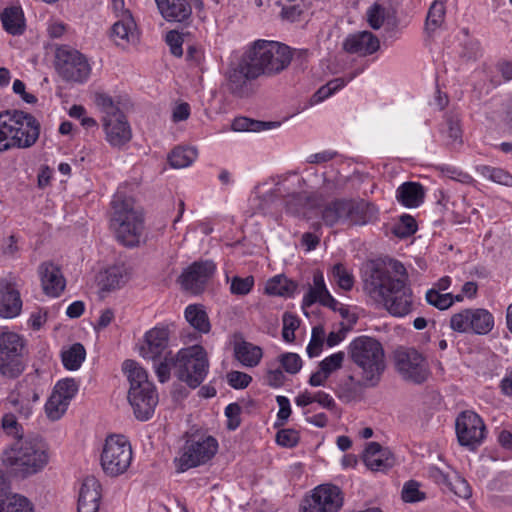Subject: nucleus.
<instances>
[{"instance_id": "6e6552de", "label": "nucleus", "mask_w": 512, "mask_h": 512, "mask_svg": "<svg viewBox=\"0 0 512 512\" xmlns=\"http://www.w3.org/2000/svg\"><path fill=\"white\" fill-rule=\"evenodd\" d=\"M133 459L132 446L128 438L121 434H111L105 439L101 453V467L110 477L124 474Z\"/></svg>"}, {"instance_id": "b1692460", "label": "nucleus", "mask_w": 512, "mask_h": 512, "mask_svg": "<svg viewBox=\"0 0 512 512\" xmlns=\"http://www.w3.org/2000/svg\"><path fill=\"white\" fill-rule=\"evenodd\" d=\"M106 141L112 147H122L132 139V129L126 115L102 122Z\"/></svg>"}, {"instance_id": "20e7f679", "label": "nucleus", "mask_w": 512, "mask_h": 512, "mask_svg": "<svg viewBox=\"0 0 512 512\" xmlns=\"http://www.w3.org/2000/svg\"><path fill=\"white\" fill-rule=\"evenodd\" d=\"M39 133L40 125L31 114L18 110L0 113V152L31 147Z\"/></svg>"}, {"instance_id": "052dcab7", "label": "nucleus", "mask_w": 512, "mask_h": 512, "mask_svg": "<svg viewBox=\"0 0 512 512\" xmlns=\"http://www.w3.org/2000/svg\"><path fill=\"white\" fill-rule=\"evenodd\" d=\"M299 324L300 321L295 315L291 313H285L283 315L282 337L286 342L294 341L295 331L298 329Z\"/></svg>"}, {"instance_id": "3c124183", "label": "nucleus", "mask_w": 512, "mask_h": 512, "mask_svg": "<svg viewBox=\"0 0 512 512\" xmlns=\"http://www.w3.org/2000/svg\"><path fill=\"white\" fill-rule=\"evenodd\" d=\"M345 85L346 81L343 78H336L329 81L326 85L319 88L318 91L313 95L312 102L319 103L325 100Z\"/></svg>"}, {"instance_id": "a878e982", "label": "nucleus", "mask_w": 512, "mask_h": 512, "mask_svg": "<svg viewBox=\"0 0 512 512\" xmlns=\"http://www.w3.org/2000/svg\"><path fill=\"white\" fill-rule=\"evenodd\" d=\"M363 461L371 471H386L395 465L393 453L377 442L367 444Z\"/></svg>"}, {"instance_id": "680f3d73", "label": "nucleus", "mask_w": 512, "mask_h": 512, "mask_svg": "<svg viewBox=\"0 0 512 512\" xmlns=\"http://www.w3.org/2000/svg\"><path fill=\"white\" fill-rule=\"evenodd\" d=\"M300 440L299 431L295 429H282L276 434V442L278 445L286 448L295 447Z\"/></svg>"}, {"instance_id": "1a4fd4ad", "label": "nucleus", "mask_w": 512, "mask_h": 512, "mask_svg": "<svg viewBox=\"0 0 512 512\" xmlns=\"http://www.w3.org/2000/svg\"><path fill=\"white\" fill-rule=\"evenodd\" d=\"M218 451V441L206 432L187 434L183 453L179 458L181 471L206 464Z\"/></svg>"}, {"instance_id": "ea45409f", "label": "nucleus", "mask_w": 512, "mask_h": 512, "mask_svg": "<svg viewBox=\"0 0 512 512\" xmlns=\"http://www.w3.org/2000/svg\"><path fill=\"white\" fill-rule=\"evenodd\" d=\"M346 200H335L322 210V220L327 226H334L338 223L346 224Z\"/></svg>"}, {"instance_id": "412c9836", "label": "nucleus", "mask_w": 512, "mask_h": 512, "mask_svg": "<svg viewBox=\"0 0 512 512\" xmlns=\"http://www.w3.org/2000/svg\"><path fill=\"white\" fill-rule=\"evenodd\" d=\"M21 310L22 300L16 283L8 278H0V317L14 318Z\"/></svg>"}, {"instance_id": "a19ab883", "label": "nucleus", "mask_w": 512, "mask_h": 512, "mask_svg": "<svg viewBox=\"0 0 512 512\" xmlns=\"http://www.w3.org/2000/svg\"><path fill=\"white\" fill-rule=\"evenodd\" d=\"M122 369L130 382V389H141L144 388V384H152L148 380L147 372L134 360L124 361Z\"/></svg>"}, {"instance_id": "6e6d98bb", "label": "nucleus", "mask_w": 512, "mask_h": 512, "mask_svg": "<svg viewBox=\"0 0 512 512\" xmlns=\"http://www.w3.org/2000/svg\"><path fill=\"white\" fill-rule=\"evenodd\" d=\"M482 174L487 176L495 183L505 186H512V175L501 168L485 166L482 169Z\"/></svg>"}, {"instance_id": "e2e57ef3", "label": "nucleus", "mask_w": 512, "mask_h": 512, "mask_svg": "<svg viewBox=\"0 0 512 512\" xmlns=\"http://www.w3.org/2000/svg\"><path fill=\"white\" fill-rule=\"evenodd\" d=\"M2 428L8 435L22 439V427L12 413H7L3 416Z\"/></svg>"}, {"instance_id": "9b49d317", "label": "nucleus", "mask_w": 512, "mask_h": 512, "mask_svg": "<svg viewBox=\"0 0 512 512\" xmlns=\"http://www.w3.org/2000/svg\"><path fill=\"white\" fill-rule=\"evenodd\" d=\"M343 493L332 484H321L306 494L299 512H338L343 506Z\"/></svg>"}, {"instance_id": "39448f33", "label": "nucleus", "mask_w": 512, "mask_h": 512, "mask_svg": "<svg viewBox=\"0 0 512 512\" xmlns=\"http://www.w3.org/2000/svg\"><path fill=\"white\" fill-rule=\"evenodd\" d=\"M348 354L361 370V384L375 386L385 370V353L379 341L372 337L360 336L349 345Z\"/></svg>"}, {"instance_id": "dca6fc26", "label": "nucleus", "mask_w": 512, "mask_h": 512, "mask_svg": "<svg viewBox=\"0 0 512 512\" xmlns=\"http://www.w3.org/2000/svg\"><path fill=\"white\" fill-rule=\"evenodd\" d=\"M42 393L40 388V376L38 370L27 374L19 382L14 391L8 397L10 404L22 415L27 417L31 413V405L39 400Z\"/></svg>"}, {"instance_id": "f704fd0d", "label": "nucleus", "mask_w": 512, "mask_h": 512, "mask_svg": "<svg viewBox=\"0 0 512 512\" xmlns=\"http://www.w3.org/2000/svg\"><path fill=\"white\" fill-rule=\"evenodd\" d=\"M397 199L406 207H417L424 199V190L421 184L416 182L403 183L397 189Z\"/></svg>"}, {"instance_id": "58836bf2", "label": "nucleus", "mask_w": 512, "mask_h": 512, "mask_svg": "<svg viewBox=\"0 0 512 512\" xmlns=\"http://www.w3.org/2000/svg\"><path fill=\"white\" fill-rule=\"evenodd\" d=\"M297 285L283 275H277L268 280L265 286V293L273 296L290 297L296 290Z\"/></svg>"}, {"instance_id": "864d4df0", "label": "nucleus", "mask_w": 512, "mask_h": 512, "mask_svg": "<svg viewBox=\"0 0 512 512\" xmlns=\"http://www.w3.org/2000/svg\"><path fill=\"white\" fill-rule=\"evenodd\" d=\"M254 277H239L235 276L231 279L230 292L233 295H247L254 287Z\"/></svg>"}, {"instance_id": "0eeeda50", "label": "nucleus", "mask_w": 512, "mask_h": 512, "mask_svg": "<svg viewBox=\"0 0 512 512\" xmlns=\"http://www.w3.org/2000/svg\"><path fill=\"white\" fill-rule=\"evenodd\" d=\"M209 360L200 345L183 348L175 355L174 369L177 378L190 388H197L206 378Z\"/></svg>"}, {"instance_id": "13d9d810", "label": "nucleus", "mask_w": 512, "mask_h": 512, "mask_svg": "<svg viewBox=\"0 0 512 512\" xmlns=\"http://www.w3.org/2000/svg\"><path fill=\"white\" fill-rule=\"evenodd\" d=\"M281 367L289 374H296L302 367V360L298 354L284 353L278 357Z\"/></svg>"}, {"instance_id": "0e129e2a", "label": "nucleus", "mask_w": 512, "mask_h": 512, "mask_svg": "<svg viewBox=\"0 0 512 512\" xmlns=\"http://www.w3.org/2000/svg\"><path fill=\"white\" fill-rule=\"evenodd\" d=\"M344 357V352L334 353L322 360L319 367L330 376L332 372L341 368Z\"/></svg>"}, {"instance_id": "2f4dec72", "label": "nucleus", "mask_w": 512, "mask_h": 512, "mask_svg": "<svg viewBox=\"0 0 512 512\" xmlns=\"http://www.w3.org/2000/svg\"><path fill=\"white\" fill-rule=\"evenodd\" d=\"M93 102L101 113V122L116 117H122L124 112L120 108V101L103 91H96L93 94Z\"/></svg>"}, {"instance_id": "aec40b11", "label": "nucleus", "mask_w": 512, "mask_h": 512, "mask_svg": "<svg viewBox=\"0 0 512 512\" xmlns=\"http://www.w3.org/2000/svg\"><path fill=\"white\" fill-rule=\"evenodd\" d=\"M38 274L43 292L49 297H59L66 287V281L59 266L46 261L39 265Z\"/></svg>"}, {"instance_id": "4be33fe9", "label": "nucleus", "mask_w": 512, "mask_h": 512, "mask_svg": "<svg viewBox=\"0 0 512 512\" xmlns=\"http://www.w3.org/2000/svg\"><path fill=\"white\" fill-rule=\"evenodd\" d=\"M169 331L166 328H153L145 334L140 354L145 359L160 360L168 348Z\"/></svg>"}, {"instance_id": "423d86ee", "label": "nucleus", "mask_w": 512, "mask_h": 512, "mask_svg": "<svg viewBox=\"0 0 512 512\" xmlns=\"http://www.w3.org/2000/svg\"><path fill=\"white\" fill-rule=\"evenodd\" d=\"M244 53L259 76L281 73L293 58V51L286 44L263 39L254 41Z\"/></svg>"}, {"instance_id": "e433bc0d", "label": "nucleus", "mask_w": 512, "mask_h": 512, "mask_svg": "<svg viewBox=\"0 0 512 512\" xmlns=\"http://www.w3.org/2000/svg\"><path fill=\"white\" fill-rule=\"evenodd\" d=\"M185 318L194 329L201 333H208L211 329L208 314L200 304L188 305L185 309Z\"/></svg>"}, {"instance_id": "7c9ffc66", "label": "nucleus", "mask_w": 512, "mask_h": 512, "mask_svg": "<svg viewBox=\"0 0 512 512\" xmlns=\"http://www.w3.org/2000/svg\"><path fill=\"white\" fill-rule=\"evenodd\" d=\"M111 37L119 46H125L136 40V23L131 14H125L124 18L118 19L114 23L111 29Z\"/></svg>"}, {"instance_id": "c03bdc74", "label": "nucleus", "mask_w": 512, "mask_h": 512, "mask_svg": "<svg viewBox=\"0 0 512 512\" xmlns=\"http://www.w3.org/2000/svg\"><path fill=\"white\" fill-rule=\"evenodd\" d=\"M332 279L339 288L349 291L354 286V276L341 263L335 264L332 268Z\"/></svg>"}, {"instance_id": "bf43d9fd", "label": "nucleus", "mask_w": 512, "mask_h": 512, "mask_svg": "<svg viewBox=\"0 0 512 512\" xmlns=\"http://www.w3.org/2000/svg\"><path fill=\"white\" fill-rule=\"evenodd\" d=\"M78 390L77 383L74 379H63L55 385L53 393H56L70 403Z\"/></svg>"}, {"instance_id": "a211bd4d", "label": "nucleus", "mask_w": 512, "mask_h": 512, "mask_svg": "<svg viewBox=\"0 0 512 512\" xmlns=\"http://www.w3.org/2000/svg\"><path fill=\"white\" fill-rule=\"evenodd\" d=\"M216 271L212 261H197L183 271L179 283L183 290L198 295L202 293Z\"/></svg>"}, {"instance_id": "2eb2a0df", "label": "nucleus", "mask_w": 512, "mask_h": 512, "mask_svg": "<svg viewBox=\"0 0 512 512\" xmlns=\"http://www.w3.org/2000/svg\"><path fill=\"white\" fill-rule=\"evenodd\" d=\"M395 366L399 373L415 383L424 382L429 374L426 358L414 348H400L395 352Z\"/></svg>"}, {"instance_id": "c9c22d12", "label": "nucleus", "mask_w": 512, "mask_h": 512, "mask_svg": "<svg viewBox=\"0 0 512 512\" xmlns=\"http://www.w3.org/2000/svg\"><path fill=\"white\" fill-rule=\"evenodd\" d=\"M160 13L168 21L182 22L190 17L192 8L187 0H170Z\"/></svg>"}, {"instance_id": "5701e85b", "label": "nucleus", "mask_w": 512, "mask_h": 512, "mask_svg": "<svg viewBox=\"0 0 512 512\" xmlns=\"http://www.w3.org/2000/svg\"><path fill=\"white\" fill-rule=\"evenodd\" d=\"M344 209H346V224L348 226L371 224L378 219L377 207L364 200H346Z\"/></svg>"}, {"instance_id": "a18cd8bd", "label": "nucleus", "mask_w": 512, "mask_h": 512, "mask_svg": "<svg viewBox=\"0 0 512 512\" xmlns=\"http://www.w3.org/2000/svg\"><path fill=\"white\" fill-rule=\"evenodd\" d=\"M68 405L69 402L64 400L62 396L52 392L45 405L47 416L52 420L59 419L67 410Z\"/></svg>"}, {"instance_id": "8fccbe9b", "label": "nucleus", "mask_w": 512, "mask_h": 512, "mask_svg": "<svg viewBox=\"0 0 512 512\" xmlns=\"http://www.w3.org/2000/svg\"><path fill=\"white\" fill-rule=\"evenodd\" d=\"M276 4L282 8V18L292 22L298 20L303 12L298 0H276Z\"/></svg>"}, {"instance_id": "f257e3e1", "label": "nucleus", "mask_w": 512, "mask_h": 512, "mask_svg": "<svg viewBox=\"0 0 512 512\" xmlns=\"http://www.w3.org/2000/svg\"><path fill=\"white\" fill-rule=\"evenodd\" d=\"M364 288L393 316H406L413 309L412 291L406 285V269L399 262L393 264V272L384 267L372 268L364 281Z\"/></svg>"}, {"instance_id": "37998d69", "label": "nucleus", "mask_w": 512, "mask_h": 512, "mask_svg": "<svg viewBox=\"0 0 512 512\" xmlns=\"http://www.w3.org/2000/svg\"><path fill=\"white\" fill-rule=\"evenodd\" d=\"M197 157V151L190 147H176L168 156V161L173 168H184L193 163Z\"/></svg>"}, {"instance_id": "69168bd1", "label": "nucleus", "mask_w": 512, "mask_h": 512, "mask_svg": "<svg viewBox=\"0 0 512 512\" xmlns=\"http://www.w3.org/2000/svg\"><path fill=\"white\" fill-rule=\"evenodd\" d=\"M175 356L170 352L163 356V361L156 366V375L160 382L164 383L170 378V369L174 368Z\"/></svg>"}, {"instance_id": "09e8293b", "label": "nucleus", "mask_w": 512, "mask_h": 512, "mask_svg": "<svg viewBox=\"0 0 512 512\" xmlns=\"http://www.w3.org/2000/svg\"><path fill=\"white\" fill-rule=\"evenodd\" d=\"M427 302L440 309L445 310L454 304L453 295L451 293H441L437 289H430L426 293Z\"/></svg>"}, {"instance_id": "338daca9", "label": "nucleus", "mask_w": 512, "mask_h": 512, "mask_svg": "<svg viewBox=\"0 0 512 512\" xmlns=\"http://www.w3.org/2000/svg\"><path fill=\"white\" fill-rule=\"evenodd\" d=\"M425 498V494L419 490V485L415 481L407 482L402 490V499L405 502H417Z\"/></svg>"}, {"instance_id": "6ab92c4d", "label": "nucleus", "mask_w": 512, "mask_h": 512, "mask_svg": "<svg viewBox=\"0 0 512 512\" xmlns=\"http://www.w3.org/2000/svg\"><path fill=\"white\" fill-rule=\"evenodd\" d=\"M128 400L139 420H148L158 403V395L153 384H144V388L129 389Z\"/></svg>"}, {"instance_id": "f8f14e48", "label": "nucleus", "mask_w": 512, "mask_h": 512, "mask_svg": "<svg viewBox=\"0 0 512 512\" xmlns=\"http://www.w3.org/2000/svg\"><path fill=\"white\" fill-rule=\"evenodd\" d=\"M56 69L63 80L75 83L86 81L91 72L87 58L78 50L66 46L56 51Z\"/></svg>"}, {"instance_id": "f3484780", "label": "nucleus", "mask_w": 512, "mask_h": 512, "mask_svg": "<svg viewBox=\"0 0 512 512\" xmlns=\"http://www.w3.org/2000/svg\"><path fill=\"white\" fill-rule=\"evenodd\" d=\"M456 434L462 446L474 449L484 440L486 427L478 414L464 411L456 419Z\"/></svg>"}, {"instance_id": "de8ad7c7", "label": "nucleus", "mask_w": 512, "mask_h": 512, "mask_svg": "<svg viewBox=\"0 0 512 512\" xmlns=\"http://www.w3.org/2000/svg\"><path fill=\"white\" fill-rule=\"evenodd\" d=\"M445 18V6L442 2L435 1L429 11L426 18V29L430 31L436 30L442 25Z\"/></svg>"}, {"instance_id": "4c0bfd02", "label": "nucleus", "mask_w": 512, "mask_h": 512, "mask_svg": "<svg viewBox=\"0 0 512 512\" xmlns=\"http://www.w3.org/2000/svg\"><path fill=\"white\" fill-rule=\"evenodd\" d=\"M0 512H33L30 501L21 495H6L0 490Z\"/></svg>"}, {"instance_id": "603ef678", "label": "nucleus", "mask_w": 512, "mask_h": 512, "mask_svg": "<svg viewBox=\"0 0 512 512\" xmlns=\"http://www.w3.org/2000/svg\"><path fill=\"white\" fill-rule=\"evenodd\" d=\"M232 129L234 131H261L268 127V123L256 121L247 117H237L233 120Z\"/></svg>"}, {"instance_id": "7ed1b4c3", "label": "nucleus", "mask_w": 512, "mask_h": 512, "mask_svg": "<svg viewBox=\"0 0 512 512\" xmlns=\"http://www.w3.org/2000/svg\"><path fill=\"white\" fill-rule=\"evenodd\" d=\"M110 227L119 243L126 247L138 246L143 233V215L134 200L117 193L112 202Z\"/></svg>"}, {"instance_id": "9d476101", "label": "nucleus", "mask_w": 512, "mask_h": 512, "mask_svg": "<svg viewBox=\"0 0 512 512\" xmlns=\"http://www.w3.org/2000/svg\"><path fill=\"white\" fill-rule=\"evenodd\" d=\"M24 348L23 336L9 330L0 332V374L3 377L15 379L22 374Z\"/></svg>"}, {"instance_id": "79ce46f5", "label": "nucleus", "mask_w": 512, "mask_h": 512, "mask_svg": "<svg viewBox=\"0 0 512 512\" xmlns=\"http://www.w3.org/2000/svg\"><path fill=\"white\" fill-rule=\"evenodd\" d=\"M85 357L86 350L80 343H75L61 352V359L64 367L72 371L80 368Z\"/></svg>"}, {"instance_id": "4d7b16f0", "label": "nucleus", "mask_w": 512, "mask_h": 512, "mask_svg": "<svg viewBox=\"0 0 512 512\" xmlns=\"http://www.w3.org/2000/svg\"><path fill=\"white\" fill-rule=\"evenodd\" d=\"M325 338V329L319 325L313 328L312 338L307 347V353L310 357L318 356L322 350Z\"/></svg>"}, {"instance_id": "774afa93", "label": "nucleus", "mask_w": 512, "mask_h": 512, "mask_svg": "<svg viewBox=\"0 0 512 512\" xmlns=\"http://www.w3.org/2000/svg\"><path fill=\"white\" fill-rule=\"evenodd\" d=\"M227 382L234 389H244L248 387V385L252 381V377L247 373L240 371H231L227 373Z\"/></svg>"}, {"instance_id": "c85d7f7f", "label": "nucleus", "mask_w": 512, "mask_h": 512, "mask_svg": "<svg viewBox=\"0 0 512 512\" xmlns=\"http://www.w3.org/2000/svg\"><path fill=\"white\" fill-rule=\"evenodd\" d=\"M130 271L124 264H117L106 268L97 276V284L102 291H113L127 283Z\"/></svg>"}, {"instance_id": "bb28decb", "label": "nucleus", "mask_w": 512, "mask_h": 512, "mask_svg": "<svg viewBox=\"0 0 512 512\" xmlns=\"http://www.w3.org/2000/svg\"><path fill=\"white\" fill-rule=\"evenodd\" d=\"M379 47V39L369 31L349 35L343 43V49L346 52L360 56L371 55L376 52Z\"/></svg>"}, {"instance_id": "ddd939ff", "label": "nucleus", "mask_w": 512, "mask_h": 512, "mask_svg": "<svg viewBox=\"0 0 512 512\" xmlns=\"http://www.w3.org/2000/svg\"><path fill=\"white\" fill-rule=\"evenodd\" d=\"M449 325L455 332L485 335L494 327V316L484 308H467L453 314Z\"/></svg>"}, {"instance_id": "72a5a7b5", "label": "nucleus", "mask_w": 512, "mask_h": 512, "mask_svg": "<svg viewBox=\"0 0 512 512\" xmlns=\"http://www.w3.org/2000/svg\"><path fill=\"white\" fill-rule=\"evenodd\" d=\"M234 354L236 359L246 367L257 366L263 357V351L259 346L246 341L236 343Z\"/></svg>"}, {"instance_id": "f03ea898", "label": "nucleus", "mask_w": 512, "mask_h": 512, "mask_svg": "<svg viewBox=\"0 0 512 512\" xmlns=\"http://www.w3.org/2000/svg\"><path fill=\"white\" fill-rule=\"evenodd\" d=\"M49 459V449L44 442L19 439L3 450L0 463L9 475L24 479L42 471Z\"/></svg>"}, {"instance_id": "cd10ccee", "label": "nucleus", "mask_w": 512, "mask_h": 512, "mask_svg": "<svg viewBox=\"0 0 512 512\" xmlns=\"http://www.w3.org/2000/svg\"><path fill=\"white\" fill-rule=\"evenodd\" d=\"M314 303H319L327 308L337 305V300L330 294L323 273L319 270L314 272L313 284L303 298V306L309 307Z\"/></svg>"}, {"instance_id": "4468645a", "label": "nucleus", "mask_w": 512, "mask_h": 512, "mask_svg": "<svg viewBox=\"0 0 512 512\" xmlns=\"http://www.w3.org/2000/svg\"><path fill=\"white\" fill-rule=\"evenodd\" d=\"M257 71L245 53L237 62H232L225 73L227 90L237 97H246L252 92L250 81L259 78Z\"/></svg>"}, {"instance_id": "473e14b6", "label": "nucleus", "mask_w": 512, "mask_h": 512, "mask_svg": "<svg viewBox=\"0 0 512 512\" xmlns=\"http://www.w3.org/2000/svg\"><path fill=\"white\" fill-rule=\"evenodd\" d=\"M3 28L11 35H21L25 31V18L20 6L7 7L1 13Z\"/></svg>"}, {"instance_id": "5fc2aeb1", "label": "nucleus", "mask_w": 512, "mask_h": 512, "mask_svg": "<svg viewBox=\"0 0 512 512\" xmlns=\"http://www.w3.org/2000/svg\"><path fill=\"white\" fill-rule=\"evenodd\" d=\"M366 17L371 28L380 29L385 21L386 10L382 5L375 3L367 10Z\"/></svg>"}, {"instance_id": "393cba45", "label": "nucleus", "mask_w": 512, "mask_h": 512, "mask_svg": "<svg viewBox=\"0 0 512 512\" xmlns=\"http://www.w3.org/2000/svg\"><path fill=\"white\" fill-rule=\"evenodd\" d=\"M101 499V484L94 476L83 479L78 497V512H98Z\"/></svg>"}, {"instance_id": "c756f323", "label": "nucleus", "mask_w": 512, "mask_h": 512, "mask_svg": "<svg viewBox=\"0 0 512 512\" xmlns=\"http://www.w3.org/2000/svg\"><path fill=\"white\" fill-rule=\"evenodd\" d=\"M294 401L298 407L304 409L303 413L305 415H308L311 412V409L308 407L313 403H317L319 406L329 411H335L337 408L334 398L322 390L317 392L304 390L295 397Z\"/></svg>"}, {"instance_id": "49530a36", "label": "nucleus", "mask_w": 512, "mask_h": 512, "mask_svg": "<svg viewBox=\"0 0 512 512\" xmlns=\"http://www.w3.org/2000/svg\"><path fill=\"white\" fill-rule=\"evenodd\" d=\"M417 231V223L414 217L404 214L400 217L399 221L394 225L392 232L399 238H407Z\"/></svg>"}]
</instances>
